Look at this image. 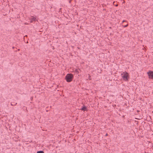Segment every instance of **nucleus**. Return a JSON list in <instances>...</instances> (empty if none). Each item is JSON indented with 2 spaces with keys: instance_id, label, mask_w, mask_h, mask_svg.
I'll return each instance as SVG.
<instances>
[{
  "instance_id": "obj_7",
  "label": "nucleus",
  "mask_w": 153,
  "mask_h": 153,
  "mask_svg": "<svg viewBox=\"0 0 153 153\" xmlns=\"http://www.w3.org/2000/svg\"><path fill=\"white\" fill-rule=\"evenodd\" d=\"M36 20V18L35 17H33V18L32 19V20L31 21V22H32V21H35Z\"/></svg>"
},
{
  "instance_id": "obj_11",
  "label": "nucleus",
  "mask_w": 153,
  "mask_h": 153,
  "mask_svg": "<svg viewBox=\"0 0 153 153\" xmlns=\"http://www.w3.org/2000/svg\"><path fill=\"white\" fill-rule=\"evenodd\" d=\"M125 20H123V21L122 22H125Z\"/></svg>"
},
{
  "instance_id": "obj_17",
  "label": "nucleus",
  "mask_w": 153,
  "mask_h": 153,
  "mask_svg": "<svg viewBox=\"0 0 153 153\" xmlns=\"http://www.w3.org/2000/svg\"><path fill=\"white\" fill-rule=\"evenodd\" d=\"M152 93H153V92H152Z\"/></svg>"
},
{
  "instance_id": "obj_10",
  "label": "nucleus",
  "mask_w": 153,
  "mask_h": 153,
  "mask_svg": "<svg viewBox=\"0 0 153 153\" xmlns=\"http://www.w3.org/2000/svg\"><path fill=\"white\" fill-rule=\"evenodd\" d=\"M14 48H15V47H13H13H12V48H13V49H14Z\"/></svg>"
},
{
  "instance_id": "obj_15",
  "label": "nucleus",
  "mask_w": 153,
  "mask_h": 153,
  "mask_svg": "<svg viewBox=\"0 0 153 153\" xmlns=\"http://www.w3.org/2000/svg\"><path fill=\"white\" fill-rule=\"evenodd\" d=\"M125 3V1H124V2H123V3Z\"/></svg>"
},
{
  "instance_id": "obj_4",
  "label": "nucleus",
  "mask_w": 153,
  "mask_h": 153,
  "mask_svg": "<svg viewBox=\"0 0 153 153\" xmlns=\"http://www.w3.org/2000/svg\"><path fill=\"white\" fill-rule=\"evenodd\" d=\"M81 110L84 111H87V107L85 105H83L82 107L80 109Z\"/></svg>"
},
{
  "instance_id": "obj_16",
  "label": "nucleus",
  "mask_w": 153,
  "mask_h": 153,
  "mask_svg": "<svg viewBox=\"0 0 153 153\" xmlns=\"http://www.w3.org/2000/svg\"><path fill=\"white\" fill-rule=\"evenodd\" d=\"M137 111L138 112H139V111L138 110V111Z\"/></svg>"
},
{
  "instance_id": "obj_12",
  "label": "nucleus",
  "mask_w": 153,
  "mask_h": 153,
  "mask_svg": "<svg viewBox=\"0 0 153 153\" xmlns=\"http://www.w3.org/2000/svg\"><path fill=\"white\" fill-rule=\"evenodd\" d=\"M115 6L116 7L117 6H118V4H117L116 5H115Z\"/></svg>"
},
{
  "instance_id": "obj_14",
  "label": "nucleus",
  "mask_w": 153,
  "mask_h": 153,
  "mask_svg": "<svg viewBox=\"0 0 153 153\" xmlns=\"http://www.w3.org/2000/svg\"><path fill=\"white\" fill-rule=\"evenodd\" d=\"M115 3V1H114V2H113V4H114V3Z\"/></svg>"
},
{
  "instance_id": "obj_9",
  "label": "nucleus",
  "mask_w": 153,
  "mask_h": 153,
  "mask_svg": "<svg viewBox=\"0 0 153 153\" xmlns=\"http://www.w3.org/2000/svg\"><path fill=\"white\" fill-rule=\"evenodd\" d=\"M128 26V24H127V25H125L123 26V27H127Z\"/></svg>"
},
{
  "instance_id": "obj_3",
  "label": "nucleus",
  "mask_w": 153,
  "mask_h": 153,
  "mask_svg": "<svg viewBox=\"0 0 153 153\" xmlns=\"http://www.w3.org/2000/svg\"><path fill=\"white\" fill-rule=\"evenodd\" d=\"M148 76L149 77V78L153 79V71H149L147 73Z\"/></svg>"
},
{
  "instance_id": "obj_6",
  "label": "nucleus",
  "mask_w": 153,
  "mask_h": 153,
  "mask_svg": "<svg viewBox=\"0 0 153 153\" xmlns=\"http://www.w3.org/2000/svg\"><path fill=\"white\" fill-rule=\"evenodd\" d=\"M17 104V103H15L14 102H12L11 103V105L12 106L16 105Z\"/></svg>"
},
{
  "instance_id": "obj_2",
  "label": "nucleus",
  "mask_w": 153,
  "mask_h": 153,
  "mask_svg": "<svg viewBox=\"0 0 153 153\" xmlns=\"http://www.w3.org/2000/svg\"><path fill=\"white\" fill-rule=\"evenodd\" d=\"M121 75H122V77L123 80L126 81L128 80L129 78V75L128 74L127 72H123Z\"/></svg>"
},
{
  "instance_id": "obj_13",
  "label": "nucleus",
  "mask_w": 153,
  "mask_h": 153,
  "mask_svg": "<svg viewBox=\"0 0 153 153\" xmlns=\"http://www.w3.org/2000/svg\"><path fill=\"white\" fill-rule=\"evenodd\" d=\"M108 135V134H106V135H105V136H107V135Z\"/></svg>"
},
{
  "instance_id": "obj_1",
  "label": "nucleus",
  "mask_w": 153,
  "mask_h": 153,
  "mask_svg": "<svg viewBox=\"0 0 153 153\" xmlns=\"http://www.w3.org/2000/svg\"><path fill=\"white\" fill-rule=\"evenodd\" d=\"M74 78L73 75L71 73L68 74L65 76V79L67 82H69L72 81Z\"/></svg>"
},
{
  "instance_id": "obj_5",
  "label": "nucleus",
  "mask_w": 153,
  "mask_h": 153,
  "mask_svg": "<svg viewBox=\"0 0 153 153\" xmlns=\"http://www.w3.org/2000/svg\"><path fill=\"white\" fill-rule=\"evenodd\" d=\"M79 71H80V69H76L75 70V72L76 74H78L79 73Z\"/></svg>"
},
{
  "instance_id": "obj_8",
  "label": "nucleus",
  "mask_w": 153,
  "mask_h": 153,
  "mask_svg": "<svg viewBox=\"0 0 153 153\" xmlns=\"http://www.w3.org/2000/svg\"><path fill=\"white\" fill-rule=\"evenodd\" d=\"M37 153H44V152L42 151H37Z\"/></svg>"
}]
</instances>
